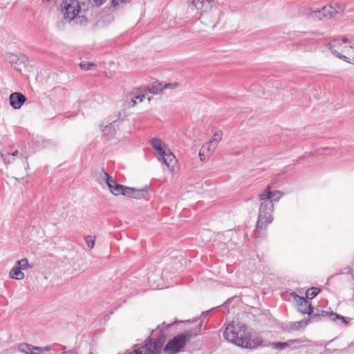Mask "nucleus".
<instances>
[{
    "mask_svg": "<svg viewBox=\"0 0 354 354\" xmlns=\"http://www.w3.org/2000/svg\"><path fill=\"white\" fill-rule=\"evenodd\" d=\"M281 196L282 193L280 191H271L270 187H268L263 193L259 195L261 203L257 222V230L264 229L268 224L272 223L274 202L278 201Z\"/></svg>",
    "mask_w": 354,
    "mask_h": 354,
    "instance_id": "1",
    "label": "nucleus"
},
{
    "mask_svg": "<svg viewBox=\"0 0 354 354\" xmlns=\"http://www.w3.org/2000/svg\"><path fill=\"white\" fill-rule=\"evenodd\" d=\"M224 338L238 346L245 348H257L261 343L258 339H252L245 324H228L224 332Z\"/></svg>",
    "mask_w": 354,
    "mask_h": 354,
    "instance_id": "2",
    "label": "nucleus"
},
{
    "mask_svg": "<svg viewBox=\"0 0 354 354\" xmlns=\"http://www.w3.org/2000/svg\"><path fill=\"white\" fill-rule=\"evenodd\" d=\"M91 0H63L61 3V12L64 19L68 22L76 18H84L88 10Z\"/></svg>",
    "mask_w": 354,
    "mask_h": 354,
    "instance_id": "3",
    "label": "nucleus"
},
{
    "mask_svg": "<svg viewBox=\"0 0 354 354\" xmlns=\"http://www.w3.org/2000/svg\"><path fill=\"white\" fill-rule=\"evenodd\" d=\"M199 333L200 331L189 330L174 336L169 340L164 347V352L167 354H176L180 352L185 347L186 343L192 338L196 337Z\"/></svg>",
    "mask_w": 354,
    "mask_h": 354,
    "instance_id": "4",
    "label": "nucleus"
},
{
    "mask_svg": "<svg viewBox=\"0 0 354 354\" xmlns=\"http://www.w3.org/2000/svg\"><path fill=\"white\" fill-rule=\"evenodd\" d=\"M158 337L156 339L149 338L148 342L138 348H134L131 352L127 354H158L160 353L162 346L165 341L164 335L160 326H158Z\"/></svg>",
    "mask_w": 354,
    "mask_h": 354,
    "instance_id": "5",
    "label": "nucleus"
},
{
    "mask_svg": "<svg viewBox=\"0 0 354 354\" xmlns=\"http://www.w3.org/2000/svg\"><path fill=\"white\" fill-rule=\"evenodd\" d=\"M150 144L152 147L158 151V160L165 165L168 168L170 167L172 162H176L174 155L162 140L157 138H152L150 140Z\"/></svg>",
    "mask_w": 354,
    "mask_h": 354,
    "instance_id": "6",
    "label": "nucleus"
},
{
    "mask_svg": "<svg viewBox=\"0 0 354 354\" xmlns=\"http://www.w3.org/2000/svg\"><path fill=\"white\" fill-rule=\"evenodd\" d=\"M290 298L292 299L297 304V310L302 314L310 315L313 313V308L304 297L299 296L295 292L290 294Z\"/></svg>",
    "mask_w": 354,
    "mask_h": 354,
    "instance_id": "7",
    "label": "nucleus"
},
{
    "mask_svg": "<svg viewBox=\"0 0 354 354\" xmlns=\"http://www.w3.org/2000/svg\"><path fill=\"white\" fill-rule=\"evenodd\" d=\"M348 43L349 44L348 45L347 44L341 45V52H339L335 49V47H337V44H341L340 40L339 39H335L329 44L330 50L335 57L347 62L346 57H350V54L346 51L349 52L348 48H352L351 42L348 41Z\"/></svg>",
    "mask_w": 354,
    "mask_h": 354,
    "instance_id": "8",
    "label": "nucleus"
},
{
    "mask_svg": "<svg viewBox=\"0 0 354 354\" xmlns=\"http://www.w3.org/2000/svg\"><path fill=\"white\" fill-rule=\"evenodd\" d=\"M120 116L121 113L118 112L115 115L116 119H113L111 121L110 120L108 124L104 126L101 125L102 131L103 132L104 136L110 138L115 134L116 130L118 128L119 123L121 120Z\"/></svg>",
    "mask_w": 354,
    "mask_h": 354,
    "instance_id": "9",
    "label": "nucleus"
},
{
    "mask_svg": "<svg viewBox=\"0 0 354 354\" xmlns=\"http://www.w3.org/2000/svg\"><path fill=\"white\" fill-rule=\"evenodd\" d=\"M311 15L313 17L322 19L324 18H330L335 15L334 6L332 4L324 6L322 9L313 10Z\"/></svg>",
    "mask_w": 354,
    "mask_h": 354,
    "instance_id": "10",
    "label": "nucleus"
},
{
    "mask_svg": "<svg viewBox=\"0 0 354 354\" xmlns=\"http://www.w3.org/2000/svg\"><path fill=\"white\" fill-rule=\"evenodd\" d=\"M105 177L106 183L109 188L110 192L115 196L122 195L124 185L118 183L111 176L102 169Z\"/></svg>",
    "mask_w": 354,
    "mask_h": 354,
    "instance_id": "11",
    "label": "nucleus"
},
{
    "mask_svg": "<svg viewBox=\"0 0 354 354\" xmlns=\"http://www.w3.org/2000/svg\"><path fill=\"white\" fill-rule=\"evenodd\" d=\"M26 97L20 93H13L10 95V104L15 109H18L24 104Z\"/></svg>",
    "mask_w": 354,
    "mask_h": 354,
    "instance_id": "12",
    "label": "nucleus"
},
{
    "mask_svg": "<svg viewBox=\"0 0 354 354\" xmlns=\"http://www.w3.org/2000/svg\"><path fill=\"white\" fill-rule=\"evenodd\" d=\"M222 136L223 133L221 131H216L213 135L212 138L208 142L204 145L203 148H207L209 151H214L216 148L218 142L221 140Z\"/></svg>",
    "mask_w": 354,
    "mask_h": 354,
    "instance_id": "13",
    "label": "nucleus"
},
{
    "mask_svg": "<svg viewBox=\"0 0 354 354\" xmlns=\"http://www.w3.org/2000/svg\"><path fill=\"white\" fill-rule=\"evenodd\" d=\"M322 315H327L331 321H335L336 319H339L342 322V323L344 325L346 326L348 324L347 317L340 315L336 313H334L333 311L328 312L327 310H322Z\"/></svg>",
    "mask_w": 354,
    "mask_h": 354,
    "instance_id": "14",
    "label": "nucleus"
},
{
    "mask_svg": "<svg viewBox=\"0 0 354 354\" xmlns=\"http://www.w3.org/2000/svg\"><path fill=\"white\" fill-rule=\"evenodd\" d=\"M212 0H193V4L196 9L206 12L211 6Z\"/></svg>",
    "mask_w": 354,
    "mask_h": 354,
    "instance_id": "15",
    "label": "nucleus"
},
{
    "mask_svg": "<svg viewBox=\"0 0 354 354\" xmlns=\"http://www.w3.org/2000/svg\"><path fill=\"white\" fill-rule=\"evenodd\" d=\"M9 275L10 278L17 280L23 279L25 277L24 273L21 272L20 267L17 266V264H15V266L12 267L10 271Z\"/></svg>",
    "mask_w": 354,
    "mask_h": 354,
    "instance_id": "16",
    "label": "nucleus"
},
{
    "mask_svg": "<svg viewBox=\"0 0 354 354\" xmlns=\"http://www.w3.org/2000/svg\"><path fill=\"white\" fill-rule=\"evenodd\" d=\"M309 319H304L301 321L290 322L289 324L290 330H298L302 328L306 327L309 324Z\"/></svg>",
    "mask_w": 354,
    "mask_h": 354,
    "instance_id": "17",
    "label": "nucleus"
},
{
    "mask_svg": "<svg viewBox=\"0 0 354 354\" xmlns=\"http://www.w3.org/2000/svg\"><path fill=\"white\" fill-rule=\"evenodd\" d=\"M149 192V189L147 186L142 189H135L133 194V198L136 199H142L146 197Z\"/></svg>",
    "mask_w": 354,
    "mask_h": 354,
    "instance_id": "18",
    "label": "nucleus"
},
{
    "mask_svg": "<svg viewBox=\"0 0 354 354\" xmlns=\"http://www.w3.org/2000/svg\"><path fill=\"white\" fill-rule=\"evenodd\" d=\"M32 345L27 343H21L18 346V350L24 354H32Z\"/></svg>",
    "mask_w": 354,
    "mask_h": 354,
    "instance_id": "19",
    "label": "nucleus"
},
{
    "mask_svg": "<svg viewBox=\"0 0 354 354\" xmlns=\"http://www.w3.org/2000/svg\"><path fill=\"white\" fill-rule=\"evenodd\" d=\"M319 292L320 289L319 288L312 287L306 290V295L308 299H312L315 297Z\"/></svg>",
    "mask_w": 354,
    "mask_h": 354,
    "instance_id": "20",
    "label": "nucleus"
},
{
    "mask_svg": "<svg viewBox=\"0 0 354 354\" xmlns=\"http://www.w3.org/2000/svg\"><path fill=\"white\" fill-rule=\"evenodd\" d=\"M295 342V340L290 341V342H277L272 343V348L278 350H283L285 348L290 346L291 342Z\"/></svg>",
    "mask_w": 354,
    "mask_h": 354,
    "instance_id": "21",
    "label": "nucleus"
},
{
    "mask_svg": "<svg viewBox=\"0 0 354 354\" xmlns=\"http://www.w3.org/2000/svg\"><path fill=\"white\" fill-rule=\"evenodd\" d=\"M15 264H17V266L20 267L21 270H26L28 268L30 267L28 261L26 258L21 259V260H19L16 261Z\"/></svg>",
    "mask_w": 354,
    "mask_h": 354,
    "instance_id": "22",
    "label": "nucleus"
},
{
    "mask_svg": "<svg viewBox=\"0 0 354 354\" xmlns=\"http://www.w3.org/2000/svg\"><path fill=\"white\" fill-rule=\"evenodd\" d=\"M332 5L334 6L335 14L343 12L346 7L344 3H334Z\"/></svg>",
    "mask_w": 354,
    "mask_h": 354,
    "instance_id": "23",
    "label": "nucleus"
},
{
    "mask_svg": "<svg viewBox=\"0 0 354 354\" xmlns=\"http://www.w3.org/2000/svg\"><path fill=\"white\" fill-rule=\"evenodd\" d=\"M123 188L124 189L122 190V195L129 197V198H133L134 188L127 187L124 185Z\"/></svg>",
    "mask_w": 354,
    "mask_h": 354,
    "instance_id": "24",
    "label": "nucleus"
},
{
    "mask_svg": "<svg viewBox=\"0 0 354 354\" xmlns=\"http://www.w3.org/2000/svg\"><path fill=\"white\" fill-rule=\"evenodd\" d=\"M85 242L88 248L91 250L95 245V237L92 236H86L84 237Z\"/></svg>",
    "mask_w": 354,
    "mask_h": 354,
    "instance_id": "25",
    "label": "nucleus"
},
{
    "mask_svg": "<svg viewBox=\"0 0 354 354\" xmlns=\"http://www.w3.org/2000/svg\"><path fill=\"white\" fill-rule=\"evenodd\" d=\"M351 48H348L349 52H347L350 54V57H346L347 62L354 64V42L351 44Z\"/></svg>",
    "mask_w": 354,
    "mask_h": 354,
    "instance_id": "26",
    "label": "nucleus"
},
{
    "mask_svg": "<svg viewBox=\"0 0 354 354\" xmlns=\"http://www.w3.org/2000/svg\"><path fill=\"white\" fill-rule=\"evenodd\" d=\"M80 66L82 70L88 71L94 67L95 64L92 62H82L80 64Z\"/></svg>",
    "mask_w": 354,
    "mask_h": 354,
    "instance_id": "27",
    "label": "nucleus"
},
{
    "mask_svg": "<svg viewBox=\"0 0 354 354\" xmlns=\"http://www.w3.org/2000/svg\"><path fill=\"white\" fill-rule=\"evenodd\" d=\"M129 0H111V6L114 8H118L119 6V1L122 3L127 2Z\"/></svg>",
    "mask_w": 354,
    "mask_h": 354,
    "instance_id": "28",
    "label": "nucleus"
},
{
    "mask_svg": "<svg viewBox=\"0 0 354 354\" xmlns=\"http://www.w3.org/2000/svg\"><path fill=\"white\" fill-rule=\"evenodd\" d=\"M340 40L341 44H337V47H335V49L341 52V45L342 44H346L348 42V39L346 37H343Z\"/></svg>",
    "mask_w": 354,
    "mask_h": 354,
    "instance_id": "29",
    "label": "nucleus"
},
{
    "mask_svg": "<svg viewBox=\"0 0 354 354\" xmlns=\"http://www.w3.org/2000/svg\"><path fill=\"white\" fill-rule=\"evenodd\" d=\"M32 349V354H40L43 352V349H41V347H39V346H33Z\"/></svg>",
    "mask_w": 354,
    "mask_h": 354,
    "instance_id": "30",
    "label": "nucleus"
},
{
    "mask_svg": "<svg viewBox=\"0 0 354 354\" xmlns=\"http://www.w3.org/2000/svg\"><path fill=\"white\" fill-rule=\"evenodd\" d=\"M178 86L177 83H169V84H165L163 88H170L174 89Z\"/></svg>",
    "mask_w": 354,
    "mask_h": 354,
    "instance_id": "31",
    "label": "nucleus"
},
{
    "mask_svg": "<svg viewBox=\"0 0 354 354\" xmlns=\"http://www.w3.org/2000/svg\"><path fill=\"white\" fill-rule=\"evenodd\" d=\"M161 88H155L154 86H152L151 88H149V91H150V93H153V94H157L159 91H160Z\"/></svg>",
    "mask_w": 354,
    "mask_h": 354,
    "instance_id": "32",
    "label": "nucleus"
},
{
    "mask_svg": "<svg viewBox=\"0 0 354 354\" xmlns=\"http://www.w3.org/2000/svg\"><path fill=\"white\" fill-rule=\"evenodd\" d=\"M145 95H138L136 96L134 98H135L136 100H139V102H142V101H143V100H144V98H145Z\"/></svg>",
    "mask_w": 354,
    "mask_h": 354,
    "instance_id": "33",
    "label": "nucleus"
},
{
    "mask_svg": "<svg viewBox=\"0 0 354 354\" xmlns=\"http://www.w3.org/2000/svg\"><path fill=\"white\" fill-rule=\"evenodd\" d=\"M42 142H43L44 147H49L50 145L53 142L52 141L48 140H43Z\"/></svg>",
    "mask_w": 354,
    "mask_h": 354,
    "instance_id": "34",
    "label": "nucleus"
},
{
    "mask_svg": "<svg viewBox=\"0 0 354 354\" xmlns=\"http://www.w3.org/2000/svg\"><path fill=\"white\" fill-rule=\"evenodd\" d=\"M137 104L136 100L134 97L131 98L130 101L129 106L132 107L134 106Z\"/></svg>",
    "mask_w": 354,
    "mask_h": 354,
    "instance_id": "35",
    "label": "nucleus"
},
{
    "mask_svg": "<svg viewBox=\"0 0 354 354\" xmlns=\"http://www.w3.org/2000/svg\"><path fill=\"white\" fill-rule=\"evenodd\" d=\"M213 309H214V308H212L211 310H206V311H205V312L202 313L201 316H202V317H206V316H207V315L209 314L210 311H211L212 310H213Z\"/></svg>",
    "mask_w": 354,
    "mask_h": 354,
    "instance_id": "36",
    "label": "nucleus"
},
{
    "mask_svg": "<svg viewBox=\"0 0 354 354\" xmlns=\"http://www.w3.org/2000/svg\"><path fill=\"white\" fill-rule=\"evenodd\" d=\"M66 354H78V353L75 349H71L68 351Z\"/></svg>",
    "mask_w": 354,
    "mask_h": 354,
    "instance_id": "37",
    "label": "nucleus"
},
{
    "mask_svg": "<svg viewBox=\"0 0 354 354\" xmlns=\"http://www.w3.org/2000/svg\"><path fill=\"white\" fill-rule=\"evenodd\" d=\"M62 354H66L68 351H66V346H62Z\"/></svg>",
    "mask_w": 354,
    "mask_h": 354,
    "instance_id": "38",
    "label": "nucleus"
},
{
    "mask_svg": "<svg viewBox=\"0 0 354 354\" xmlns=\"http://www.w3.org/2000/svg\"><path fill=\"white\" fill-rule=\"evenodd\" d=\"M41 349H43V351H48L51 349V347L50 346H46L45 347H41Z\"/></svg>",
    "mask_w": 354,
    "mask_h": 354,
    "instance_id": "39",
    "label": "nucleus"
},
{
    "mask_svg": "<svg viewBox=\"0 0 354 354\" xmlns=\"http://www.w3.org/2000/svg\"><path fill=\"white\" fill-rule=\"evenodd\" d=\"M18 153H19L18 151L15 150V151L12 152L11 155H12V156H16L18 155Z\"/></svg>",
    "mask_w": 354,
    "mask_h": 354,
    "instance_id": "40",
    "label": "nucleus"
},
{
    "mask_svg": "<svg viewBox=\"0 0 354 354\" xmlns=\"http://www.w3.org/2000/svg\"><path fill=\"white\" fill-rule=\"evenodd\" d=\"M319 317V315L317 314H315L312 316V319H315V320H317V317Z\"/></svg>",
    "mask_w": 354,
    "mask_h": 354,
    "instance_id": "41",
    "label": "nucleus"
},
{
    "mask_svg": "<svg viewBox=\"0 0 354 354\" xmlns=\"http://www.w3.org/2000/svg\"><path fill=\"white\" fill-rule=\"evenodd\" d=\"M25 162H26V166H25V168L27 169L29 167V165L27 162V158H25Z\"/></svg>",
    "mask_w": 354,
    "mask_h": 354,
    "instance_id": "42",
    "label": "nucleus"
},
{
    "mask_svg": "<svg viewBox=\"0 0 354 354\" xmlns=\"http://www.w3.org/2000/svg\"><path fill=\"white\" fill-rule=\"evenodd\" d=\"M3 161H4V162H5V163H7V161H6V158H3ZM10 160H8V163H10Z\"/></svg>",
    "mask_w": 354,
    "mask_h": 354,
    "instance_id": "43",
    "label": "nucleus"
},
{
    "mask_svg": "<svg viewBox=\"0 0 354 354\" xmlns=\"http://www.w3.org/2000/svg\"><path fill=\"white\" fill-rule=\"evenodd\" d=\"M173 324H174V323H169V324H167V327H169V326H171Z\"/></svg>",
    "mask_w": 354,
    "mask_h": 354,
    "instance_id": "44",
    "label": "nucleus"
},
{
    "mask_svg": "<svg viewBox=\"0 0 354 354\" xmlns=\"http://www.w3.org/2000/svg\"><path fill=\"white\" fill-rule=\"evenodd\" d=\"M205 15H206L205 14L202 15V16H201L202 19H204V18H205Z\"/></svg>",
    "mask_w": 354,
    "mask_h": 354,
    "instance_id": "45",
    "label": "nucleus"
}]
</instances>
